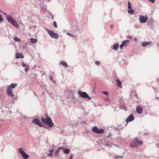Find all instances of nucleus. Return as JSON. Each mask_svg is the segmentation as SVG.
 Instances as JSON below:
<instances>
[{
	"instance_id": "obj_1",
	"label": "nucleus",
	"mask_w": 159,
	"mask_h": 159,
	"mask_svg": "<svg viewBox=\"0 0 159 159\" xmlns=\"http://www.w3.org/2000/svg\"><path fill=\"white\" fill-rule=\"evenodd\" d=\"M41 120L44 124H46L49 127H52L54 125L51 119L48 117L46 118H42Z\"/></svg>"
},
{
	"instance_id": "obj_2",
	"label": "nucleus",
	"mask_w": 159,
	"mask_h": 159,
	"mask_svg": "<svg viewBox=\"0 0 159 159\" xmlns=\"http://www.w3.org/2000/svg\"><path fill=\"white\" fill-rule=\"evenodd\" d=\"M6 17L7 21L14 26L16 28H18L19 27V25L17 22L11 16L7 15L6 16Z\"/></svg>"
},
{
	"instance_id": "obj_3",
	"label": "nucleus",
	"mask_w": 159,
	"mask_h": 159,
	"mask_svg": "<svg viewBox=\"0 0 159 159\" xmlns=\"http://www.w3.org/2000/svg\"><path fill=\"white\" fill-rule=\"evenodd\" d=\"M78 94L83 98H87L88 99H91V98L89 97L86 92L79 90L78 92Z\"/></svg>"
},
{
	"instance_id": "obj_4",
	"label": "nucleus",
	"mask_w": 159,
	"mask_h": 159,
	"mask_svg": "<svg viewBox=\"0 0 159 159\" xmlns=\"http://www.w3.org/2000/svg\"><path fill=\"white\" fill-rule=\"evenodd\" d=\"M46 31L51 38L55 39H58L59 38V35L58 34L55 33L52 30H51L48 29H47Z\"/></svg>"
},
{
	"instance_id": "obj_5",
	"label": "nucleus",
	"mask_w": 159,
	"mask_h": 159,
	"mask_svg": "<svg viewBox=\"0 0 159 159\" xmlns=\"http://www.w3.org/2000/svg\"><path fill=\"white\" fill-rule=\"evenodd\" d=\"M139 21L140 24H144L146 23L148 20V16L147 15H139Z\"/></svg>"
},
{
	"instance_id": "obj_6",
	"label": "nucleus",
	"mask_w": 159,
	"mask_h": 159,
	"mask_svg": "<svg viewBox=\"0 0 159 159\" xmlns=\"http://www.w3.org/2000/svg\"><path fill=\"white\" fill-rule=\"evenodd\" d=\"M19 151L22 157L24 159H28L29 157V155L26 153L23 150L22 148H20L19 149Z\"/></svg>"
},
{
	"instance_id": "obj_7",
	"label": "nucleus",
	"mask_w": 159,
	"mask_h": 159,
	"mask_svg": "<svg viewBox=\"0 0 159 159\" xmlns=\"http://www.w3.org/2000/svg\"><path fill=\"white\" fill-rule=\"evenodd\" d=\"M128 12L131 15H133L134 13V10L132 9V5L131 4L130 1L128 2Z\"/></svg>"
},
{
	"instance_id": "obj_8",
	"label": "nucleus",
	"mask_w": 159,
	"mask_h": 159,
	"mask_svg": "<svg viewBox=\"0 0 159 159\" xmlns=\"http://www.w3.org/2000/svg\"><path fill=\"white\" fill-rule=\"evenodd\" d=\"M11 91L12 89L11 87L9 86H7V95L9 97H14V95L13 94Z\"/></svg>"
},
{
	"instance_id": "obj_9",
	"label": "nucleus",
	"mask_w": 159,
	"mask_h": 159,
	"mask_svg": "<svg viewBox=\"0 0 159 159\" xmlns=\"http://www.w3.org/2000/svg\"><path fill=\"white\" fill-rule=\"evenodd\" d=\"M75 92L74 90H71L69 91L70 96H69L68 98H72V99H75L76 98L75 97Z\"/></svg>"
},
{
	"instance_id": "obj_10",
	"label": "nucleus",
	"mask_w": 159,
	"mask_h": 159,
	"mask_svg": "<svg viewBox=\"0 0 159 159\" xmlns=\"http://www.w3.org/2000/svg\"><path fill=\"white\" fill-rule=\"evenodd\" d=\"M32 122L33 123L37 124L40 127H43L44 125H42L40 121L38 119H35L33 120Z\"/></svg>"
},
{
	"instance_id": "obj_11",
	"label": "nucleus",
	"mask_w": 159,
	"mask_h": 159,
	"mask_svg": "<svg viewBox=\"0 0 159 159\" xmlns=\"http://www.w3.org/2000/svg\"><path fill=\"white\" fill-rule=\"evenodd\" d=\"M32 122L33 123L37 124L40 127H43L44 125H42L40 121L38 119H35L33 120Z\"/></svg>"
},
{
	"instance_id": "obj_12",
	"label": "nucleus",
	"mask_w": 159,
	"mask_h": 159,
	"mask_svg": "<svg viewBox=\"0 0 159 159\" xmlns=\"http://www.w3.org/2000/svg\"><path fill=\"white\" fill-rule=\"evenodd\" d=\"M134 117L132 114H131L128 117L127 119L126 120V122L127 123L133 121L134 120Z\"/></svg>"
},
{
	"instance_id": "obj_13",
	"label": "nucleus",
	"mask_w": 159,
	"mask_h": 159,
	"mask_svg": "<svg viewBox=\"0 0 159 159\" xmlns=\"http://www.w3.org/2000/svg\"><path fill=\"white\" fill-rule=\"evenodd\" d=\"M134 141L138 146L141 145L143 144L142 142L141 141H139V139L136 138H134Z\"/></svg>"
},
{
	"instance_id": "obj_14",
	"label": "nucleus",
	"mask_w": 159,
	"mask_h": 159,
	"mask_svg": "<svg viewBox=\"0 0 159 159\" xmlns=\"http://www.w3.org/2000/svg\"><path fill=\"white\" fill-rule=\"evenodd\" d=\"M137 112L139 114H141L143 111L142 107L140 106H137L136 108Z\"/></svg>"
},
{
	"instance_id": "obj_15",
	"label": "nucleus",
	"mask_w": 159,
	"mask_h": 159,
	"mask_svg": "<svg viewBox=\"0 0 159 159\" xmlns=\"http://www.w3.org/2000/svg\"><path fill=\"white\" fill-rule=\"evenodd\" d=\"M22 66L23 67H25V72H27L29 70V67L28 65L23 62L22 64Z\"/></svg>"
},
{
	"instance_id": "obj_16",
	"label": "nucleus",
	"mask_w": 159,
	"mask_h": 159,
	"mask_svg": "<svg viewBox=\"0 0 159 159\" xmlns=\"http://www.w3.org/2000/svg\"><path fill=\"white\" fill-rule=\"evenodd\" d=\"M116 85L119 88H122V86L121 84V82L119 79H117L116 80Z\"/></svg>"
},
{
	"instance_id": "obj_17",
	"label": "nucleus",
	"mask_w": 159,
	"mask_h": 159,
	"mask_svg": "<svg viewBox=\"0 0 159 159\" xmlns=\"http://www.w3.org/2000/svg\"><path fill=\"white\" fill-rule=\"evenodd\" d=\"M119 47V45L118 43H116L113 45V46H111V48L112 49L114 50H117Z\"/></svg>"
},
{
	"instance_id": "obj_18",
	"label": "nucleus",
	"mask_w": 159,
	"mask_h": 159,
	"mask_svg": "<svg viewBox=\"0 0 159 159\" xmlns=\"http://www.w3.org/2000/svg\"><path fill=\"white\" fill-rule=\"evenodd\" d=\"M151 43L152 42H144L142 43V46L143 47H145L151 44Z\"/></svg>"
},
{
	"instance_id": "obj_19",
	"label": "nucleus",
	"mask_w": 159,
	"mask_h": 159,
	"mask_svg": "<svg viewBox=\"0 0 159 159\" xmlns=\"http://www.w3.org/2000/svg\"><path fill=\"white\" fill-rule=\"evenodd\" d=\"M129 41L128 40H124L122 41V43L120 45V49H122L123 47Z\"/></svg>"
},
{
	"instance_id": "obj_20",
	"label": "nucleus",
	"mask_w": 159,
	"mask_h": 159,
	"mask_svg": "<svg viewBox=\"0 0 159 159\" xmlns=\"http://www.w3.org/2000/svg\"><path fill=\"white\" fill-rule=\"evenodd\" d=\"M60 64L64 67L67 68L68 66L67 63H66L65 61H61L60 62Z\"/></svg>"
},
{
	"instance_id": "obj_21",
	"label": "nucleus",
	"mask_w": 159,
	"mask_h": 159,
	"mask_svg": "<svg viewBox=\"0 0 159 159\" xmlns=\"http://www.w3.org/2000/svg\"><path fill=\"white\" fill-rule=\"evenodd\" d=\"M138 146L137 145L134 141L130 144V147L132 148H136Z\"/></svg>"
},
{
	"instance_id": "obj_22",
	"label": "nucleus",
	"mask_w": 159,
	"mask_h": 159,
	"mask_svg": "<svg viewBox=\"0 0 159 159\" xmlns=\"http://www.w3.org/2000/svg\"><path fill=\"white\" fill-rule=\"evenodd\" d=\"M24 57V56L21 54L17 53L16 54V58L17 59H19L20 58H23Z\"/></svg>"
},
{
	"instance_id": "obj_23",
	"label": "nucleus",
	"mask_w": 159,
	"mask_h": 159,
	"mask_svg": "<svg viewBox=\"0 0 159 159\" xmlns=\"http://www.w3.org/2000/svg\"><path fill=\"white\" fill-rule=\"evenodd\" d=\"M49 79L50 80L52 81V83L54 84L56 83V81L53 78V77L51 75H50L49 77Z\"/></svg>"
},
{
	"instance_id": "obj_24",
	"label": "nucleus",
	"mask_w": 159,
	"mask_h": 159,
	"mask_svg": "<svg viewBox=\"0 0 159 159\" xmlns=\"http://www.w3.org/2000/svg\"><path fill=\"white\" fill-rule=\"evenodd\" d=\"M98 130V128L97 126L94 127L92 129L93 132L95 133H97Z\"/></svg>"
},
{
	"instance_id": "obj_25",
	"label": "nucleus",
	"mask_w": 159,
	"mask_h": 159,
	"mask_svg": "<svg viewBox=\"0 0 159 159\" xmlns=\"http://www.w3.org/2000/svg\"><path fill=\"white\" fill-rule=\"evenodd\" d=\"M104 132V130L100 128L99 129H98V131L97 133V134H102Z\"/></svg>"
},
{
	"instance_id": "obj_26",
	"label": "nucleus",
	"mask_w": 159,
	"mask_h": 159,
	"mask_svg": "<svg viewBox=\"0 0 159 159\" xmlns=\"http://www.w3.org/2000/svg\"><path fill=\"white\" fill-rule=\"evenodd\" d=\"M17 83H12L11 84L10 86L11 88L14 89L17 86Z\"/></svg>"
},
{
	"instance_id": "obj_27",
	"label": "nucleus",
	"mask_w": 159,
	"mask_h": 159,
	"mask_svg": "<svg viewBox=\"0 0 159 159\" xmlns=\"http://www.w3.org/2000/svg\"><path fill=\"white\" fill-rule=\"evenodd\" d=\"M30 40L31 42V43L33 44L36 43L37 42L36 39L33 38H30Z\"/></svg>"
},
{
	"instance_id": "obj_28",
	"label": "nucleus",
	"mask_w": 159,
	"mask_h": 159,
	"mask_svg": "<svg viewBox=\"0 0 159 159\" xmlns=\"http://www.w3.org/2000/svg\"><path fill=\"white\" fill-rule=\"evenodd\" d=\"M64 152L65 153L67 154H68L70 150L69 149L66 148L64 150Z\"/></svg>"
},
{
	"instance_id": "obj_29",
	"label": "nucleus",
	"mask_w": 159,
	"mask_h": 159,
	"mask_svg": "<svg viewBox=\"0 0 159 159\" xmlns=\"http://www.w3.org/2000/svg\"><path fill=\"white\" fill-rule=\"evenodd\" d=\"M60 148L57 149L55 152V155H57L59 152Z\"/></svg>"
},
{
	"instance_id": "obj_30",
	"label": "nucleus",
	"mask_w": 159,
	"mask_h": 159,
	"mask_svg": "<svg viewBox=\"0 0 159 159\" xmlns=\"http://www.w3.org/2000/svg\"><path fill=\"white\" fill-rule=\"evenodd\" d=\"M14 39L15 41H19L20 40V39L17 37H15Z\"/></svg>"
},
{
	"instance_id": "obj_31",
	"label": "nucleus",
	"mask_w": 159,
	"mask_h": 159,
	"mask_svg": "<svg viewBox=\"0 0 159 159\" xmlns=\"http://www.w3.org/2000/svg\"><path fill=\"white\" fill-rule=\"evenodd\" d=\"M120 107L121 108V109H124V110H125V111L127 110V107L125 106H121V107Z\"/></svg>"
},
{
	"instance_id": "obj_32",
	"label": "nucleus",
	"mask_w": 159,
	"mask_h": 159,
	"mask_svg": "<svg viewBox=\"0 0 159 159\" xmlns=\"http://www.w3.org/2000/svg\"><path fill=\"white\" fill-rule=\"evenodd\" d=\"M102 93L105 95H106L107 96L108 95V93L107 92L103 91L102 92Z\"/></svg>"
},
{
	"instance_id": "obj_33",
	"label": "nucleus",
	"mask_w": 159,
	"mask_h": 159,
	"mask_svg": "<svg viewBox=\"0 0 159 159\" xmlns=\"http://www.w3.org/2000/svg\"><path fill=\"white\" fill-rule=\"evenodd\" d=\"M47 156L48 157H52L53 156V154L52 153H49L48 154Z\"/></svg>"
},
{
	"instance_id": "obj_34",
	"label": "nucleus",
	"mask_w": 159,
	"mask_h": 159,
	"mask_svg": "<svg viewBox=\"0 0 159 159\" xmlns=\"http://www.w3.org/2000/svg\"><path fill=\"white\" fill-rule=\"evenodd\" d=\"M53 25L56 28H57V24L56 21H54L53 22Z\"/></svg>"
},
{
	"instance_id": "obj_35",
	"label": "nucleus",
	"mask_w": 159,
	"mask_h": 159,
	"mask_svg": "<svg viewBox=\"0 0 159 159\" xmlns=\"http://www.w3.org/2000/svg\"><path fill=\"white\" fill-rule=\"evenodd\" d=\"M95 63L97 65H98L100 64V62L99 61H95Z\"/></svg>"
},
{
	"instance_id": "obj_36",
	"label": "nucleus",
	"mask_w": 159,
	"mask_h": 159,
	"mask_svg": "<svg viewBox=\"0 0 159 159\" xmlns=\"http://www.w3.org/2000/svg\"><path fill=\"white\" fill-rule=\"evenodd\" d=\"M67 34L69 35H70V36H73V35L71 34L69 32H67Z\"/></svg>"
},
{
	"instance_id": "obj_37",
	"label": "nucleus",
	"mask_w": 159,
	"mask_h": 159,
	"mask_svg": "<svg viewBox=\"0 0 159 159\" xmlns=\"http://www.w3.org/2000/svg\"><path fill=\"white\" fill-rule=\"evenodd\" d=\"M3 20V19L2 17L0 15V21H2Z\"/></svg>"
},
{
	"instance_id": "obj_38",
	"label": "nucleus",
	"mask_w": 159,
	"mask_h": 159,
	"mask_svg": "<svg viewBox=\"0 0 159 159\" xmlns=\"http://www.w3.org/2000/svg\"><path fill=\"white\" fill-rule=\"evenodd\" d=\"M151 24L150 22V20H149L148 22V25H150Z\"/></svg>"
},
{
	"instance_id": "obj_39",
	"label": "nucleus",
	"mask_w": 159,
	"mask_h": 159,
	"mask_svg": "<svg viewBox=\"0 0 159 159\" xmlns=\"http://www.w3.org/2000/svg\"><path fill=\"white\" fill-rule=\"evenodd\" d=\"M119 158H122V156H119V157H116L115 158L117 159Z\"/></svg>"
},
{
	"instance_id": "obj_40",
	"label": "nucleus",
	"mask_w": 159,
	"mask_h": 159,
	"mask_svg": "<svg viewBox=\"0 0 159 159\" xmlns=\"http://www.w3.org/2000/svg\"><path fill=\"white\" fill-rule=\"evenodd\" d=\"M53 149H51V150H50L49 151V152H50V153H52V152H53Z\"/></svg>"
},
{
	"instance_id": "obj_41",
	"label": "nucleus",
	"mask_w": 159,
	"mask_h": 159,
	"mask_svg": "<svg viewBox=\"0 0 159 159\" xmlns=\"http://www.w3.org/2000/svg\"><path fill=\"white\" fill-rule=\"evenodd\" d=\"M105 145L106 146V147H109V146H111V145H109L108 144H105Z\"/></svg>"
},
{
	"instance_id": "obj_42",
	"label": "nucleus",
	"mask_w": 159,
	"mask_h": 159,
	"mask_svg": "<svg viewBox=\"0 0 159 159\" xmlns=\"http://www.w3.org/2000/svg\"><path fill=\"white\" fill-rule=\"evenodd\" d=\"M70 159H72V154L71 155L70 157Z\"/></svg>"
},
{
	"instance_id": "obj_43",
	"label": "nucleus",
	"mask_w": 159,
	"mask_h": 159,
	"mask_svg": "<svg viewBox=\"0 0 159 159\" xmlns=\"http://www.w3.org/2000/svg\"><path fill=\"white\" fill-rule=\"evenodd\" d=\"M42 87H43L44 89H46V86L44 85L43 86H42Z\"/></svg>"
},
{
	"instance_id": "obj_44",
	"label": "nucleus",
	"mask_w": 159,
	"mask_h": 159,
	"mask_svg": "<svg viewBox=\"0 0 159 159\" xmlns=\"http://www.w3.org/2000/svg\"><path fill=\"white\" fill-rule=\"evenodd\" d=\"M113 25H111V26H110V27L111 28H113Z\"/></svg>"
},
{
	"instance_id": "obj_45",
	"label": "nucleus",
	"mask_w": 159,
	"mask_h": 159,
	"mask_svg": "<svg viewBox=\"0 0 159 159\" xmlns=\"http://www.w3.org/2000/svg\"><path fill=\"white\" fill-rule=\"evenodd\" d=\"M46 2H50V0H47L46 1Z\"/></svg>"
},
{
	"instance_id": "obj_46",
	"label": "nucleus",
	"mask_w": 159,
	"mask_h": 159,
	"mask_svg": "<svg viewBox=\"0 0 159 159\" xmlns=\"http://www.w3.org/2000/svg\"><path fill=\"white\" fill-rule=\"evenodd\" d=\"M43 10L44 11H45L46 10V8H44V9H43Z\"/></svg>"
},
{
	"instance_id": "obj_47",
	"label": "nucleus",
	"mask_w": 159,
	"mask_h": 159,
	"mask_svg": "<svg viewBox=\"0 0 159 159\" xmlns=\"http://www.w3.org/2000/svg\"><path fill=\"white\" fill-rule=\"evenodd\" d=\"M157 80L158 81H159V77H158V78H157Z\"/></svg>"
},
{
	"instance_id": "obj_48",
	"label": "nucleus",
	"mask_w": 159,
	"mask_h": 159,
	"mask_svg": "<svg viewBox=\"0 0 159 159\" xmlns=\"http://www.w3.org/2000/svg\"><path fill=\"white\" fill-rule=\"evenodd\" d=\"M135 39V40H136V39Z\"/></svg>"
},
{
	"instance_id": "obj_49",
	"label": "nucleus",
	"mask_w": 159,
	"mask_h": 159,
	"mask_svg": "<svg viewBox=\"0 0 159 159\" xmlns=\"http://www.w3.org/2000/svg\"><path fill=\"white\" fill-rule=\"evenodd\" d=\"M42 3H43V2H41V4H42Z\"/></svg>"
},
{
	"instance_id": "obj_50",
	"label": "nucleus",
	"mask_w": 159,
	"mask_h": 159,
	"mask_svg": "<svg viewBox=\"0 0 159 159\" xmlns=\"http://www.w3.org/2000/svg\"><path fill=\"white\" fill-rule=\"evenodd\" d=\"M42 3H43V2H41V4H42Z\"/></svg>"
},
{
	"instance_id": "obj_51",
	"label": "nucleus",
	"mask_w": 159,
	"mask_h": 159,
	"mask_svg": "<svg viewBox=\"0 0 159 159\" xmlns=\"http://www.w3.org/2000/svg\"><path fill=\"white\" fill-rule=\"evenodd\" d=\"M42 3H43V2H41V4H42Z\"/></svg>"
},
{
	"instance_id": "obj_52",
	"label": "nucleus",
	"mask_w": 159,
	"mask_h": 159,
	"mask_svg": "<svg viewBox=\"0 0 159 159\" xmlns=\"http://www.w3.org/2000/svg\"><path fill=\"white\" fill-rule=\"evenodd\" d=\"M1 126V125H0V126Z\"/></svg>"
}]
</instances>
